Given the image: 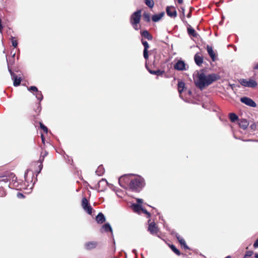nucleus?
<instances>
[{"mask_svg": "<svg viewBox=\"0 0 258 258\" xmlns=\"http://www.w3.org/2000/svg\"><path fill=\"white\" fill-rule=\"evenodd\" d=\"M253 252L252 251H248L245 254V257L250 256L253 254Z\"/></svg>", "mask_w": 258, "mask_h": 258, "instance_id": "a19ab883", "label": "nucleus"}, {"mask_svg": "<svg viewBox=\"0 0 258 258\" xmlns=\"http://www.w3.org/2000/svg\"><path fill=\"white\" fill-rule=\"evenodd\" d=\"M34 95L36 96L38 100L41 101L43 99V95L41 91L37 90Z\"/></svg>", "mask_w": 258, "mask_h": 258, "instance_id": "c85d7f7f", "label": "nucleus"}, {"mask_svg": "<svg viewBox=\"0 0 258 258\" xmlns=\"http://www.w3.org/2000/svg\"><path fill=\"white\" fill-rule=\"evenodd\" d=\"M148 230L151 234L154 235L157 233L158 231V228L155 222H152L149 223Z\"/></svg>", "mask_w": 258, "mask_h": 258, "instance_id": "9d476101", "label": "nucleus"}, {"mask_svg": "<svg viewBox=\"0 0 258 258\" xmlns=\"http://www.w3.org/2000/svg\"><path fill=\"white\" fill-rule=\"evenodd\" d=\"M137 202V204H139V205H140L141 204H142L143 202V200L141 199H137L136 200Z\"/></svg>", "mask_w": 258, "mask_h": 258, "instance_id": "c03bdc74", "label": "nucleus"}, {"mask_svg": "<svg viewBox=\"0 0 258 258\" xmlns=\"http://www.w3.org/2000/svg\"><path fill=\"white\" fill-rule=\"evenodd\" d=\"M240 101L245 105L250 107H255L256 106L255 102L251 98L247 97H241L240 98Z\"/></svg>", "mask_w": 258, "mask_h": 258, "instance_id": "6e6552de", "label": "nucleus"}, {"mask_svg": "<svg viewBox=\"0 0 258 258\" xmlns=\"http://www.w3.org/2000/svg\"><path fill=\"white\" fill-rule=\"evenodd\" d=\"M126 178H127V176H124V177H123V178H124V179H125Z\"/></svg>", "mask_w": 258, "mask_h": 258, "instance_id": "13d9d810", "label": "nucleus"}, {"mask_svg": "<svg viewBox=\"0 0 258 258\" xmlns=\"http://www.w3.org/2000/svg\"><path fill=\"white\" fill-rule=\"evenodd\" d=\"M102 229L104 232L110 231L111 233H112V228L109 223H106L103 225V226L102 227Z\"/></svg>", "mask_w": 258, "mask_h": 258, "instance_id": "393cba45", "label": "nucleus"}, {"mask_svg": "<svg viewBox=\"0 0 258 258\" xmlns=\"http://www.w3.org/2000/svg\"><path fill=\"white\" fill-rule=\"evenodd\" d=\"M104 172V169L102 165L98 166V168L96 170V173L98 176H101Z\"/></svg>", "mask_w": 258, "mask_h": 258, "instance_id": "bb28decb", "label": "nucleus"}, {"mask_svg": "<svg viewBox=\"0 0 258 258\" xmlns=\"http://www.w3.org/2000/svg\"><path fill=\"white\" fill-rule=\"evenodd\" d=\"M28 90L33 93V94L37 91L38 90V89L35 86H31L29 88H28Z\"/></svg>", "mask_w": 258, "mask_h": 258, "instance_id": "72a5a7b5", "label": "nucleus"}, {"mask_svg": "<svg viewBox=\"0 0 258 258\" xmlns=\"http://www.w3.org/2000/svg\"><path fill=\"white\" fill-rule=\"evenodd\" d=\"M185 87V84L182 81H179L178 83V91L180 95L183 92Z\"/></svg>", "mask_w": 258, "mask_h": 258, "instance_id": "b1692460", "label": "nucleus"}, {"mask_svg": "<svg viewBox=\"0 0 258 258\" xmlns=\"http://www.w3.org/2000/svg\"><path fill=\"white\" fill-rule=\"evenodd\" d=\"M253 247L256 248L258 247V238L255 240L254 243H253Z\"/></svg>", "mask_w": 258, "mask_h": 258, "instance_id": "37998d69", "label": "nucleus"}, {"mask_svg": "<svg viewBox=\"0 0 258 258\" xmlns=\"http://www.w3.org/2000/svg\"><path fill=\"white\" fill-rule=\"evenodd\" d=\"M146 69H148V70L149 71V69H148L147 66H146Z\"/></svg>", "mask_w": 258, "mask_h": 258, "instance_id": "bf43d9fd", "label": "nucleus"}, {"mask_svg": "<svg viewBox=\"0 0 258 258\" xmlns=\"http://www.w3.org/2000/svg\"><path fill=\"white\" fill-rule=\"evenodd\" d=\"M98 245V242L95 241H91L86 242L84 244V247L88 250L95 248Z\"/></svg>", "mask_w": 258, "mask_h": 258, "instance_id": "9b49d317", "label": "nucleus"}, {"mask_svg": "<svg viewBox=\"0 0 258 258\" xmlns=\"http://www.w3.org/2000/svg\"><path fill=\"white\" fill-rule=\"evenodd\" d=\"M9 179L7 177H3L0 179V182H4V183H7L9 182Z\"/></svg>", "mask_w": 258, "mask_h": 258, "instance_id": "4c0bfd02", "label": "nucleus"}, {"mask_svg": "<svg viewBox=\"0 0 258 258\" xmlns=\"http://www.w3.org/2000/svg\"><path fill=\"white\" fill-rule=\"evenodd\" d=\"M41 139H42V142L43 144H44V137L43 136V135H41Z\"/></svg>", "mask_w": 258, "mask_h": 258, "instance_id": "49530a36", "label": "nucleus"}, {"mask_svg": "<svg viewBox=\"0 0 258 258\" xmlns=\"http://www.w3.org/2000/svg\"><path fill=\"white\" fill-rule=\"evenodd\" d=\"M9 71L11 74L12 79L13 80V85L14 86L17 87L20 85L21 82V78L18 77L15 74H14L12 70L9 68Z\"/></svg>", "mask_w": 258, "mask_h": 258, "instance_id": "0eeeda50", "label": "nucleus"}, {"mask_svg": "<svg viewBox=\"0 0 258 258\" xmlns=\"http://www.w3.org/2000/svg\"><path fill=\"white\" fill-rule=\"evenodd\" d=\"M139 23H131L133 27L136 30H138L140 28V26L138 25Z\"/></svg>", "mask_w": 258, "mask_h": 258, "instance_id": "58836bf2", "label": "nucleus"}, {"mask_svg": "<svg viewBox=\"0 0 258 258\" xmlns=\"http://www.w3.org/2000/svg\"><path fill=\"white\" fill-rule=\"evenodd\" d=\"M17 178L14 177L13 178L12 181L9 184V187L12 188H15L18 187V183L16 181Z\"/></svg>", "mask_w": 258, "mask_h": 258, "instance_id": "412c9836", "label": "nucleus"}, {"mask_svg": "<svg viewBox=\"0 0 258 258\" xmlns=\"http://www.w3.org/2000/svg\"><path fill=\"white\" fill-rule=\"evenodd\" d=\"M40 126L41 129L43 130L44 132L47 133L48 132V129L46 126H45L42 123L40 122Z\"/></svg>", "mask_w": 258, "mask_h": 258, "instance_id": "e433bc0d", "label": "nucleus"}, {"mask_svg": "<svg viewBox=\"0 0 258 258\" xmlns=\"http://www.w3.org/2000/svg\"><path fill=\"white\" fill-rule=\"evenodd\" d=\"M149 72H150V73L151 74L156 75L157 76H161L164 73V71H161L160 70H156V71H152L151 70H149Z\"/></svg>", "mask_w": 258, "mask_h": 258, "instance_id": "a878e982", "label": "nucleus"}, {"mask_svg": "<svg viewBox=\"0 0 258 258\" xmlns=\"http://www.w3.org/2000/svg\"><path fill=\"white\" fill-rule=\"evenodd\" d=\"M174 69L178 71H185L187 70L186 64L182 60H178L174 65Z\"/></svg>", "mask_w": 258, "mask_h": 258, "instance_id": "1a4fd4ad", "label": "nucleus"}, {"mask_svg": "<svg viewBox=\"0 0 258 258\" xmlns=\"http://www.w3.org/2000/svg\"><path fill=\"white\" fill-rule=\"evenodd\" d=\"M225 258H231V256H229V255H228V256H226V257H225Z\"/></svg>", "mask_w": 258, "mask_h": 258, "instance_id": "864d4df0", "label": "nucleus"}, {"mask_svg": "<svg viewBox=\"0 0 258 258\" xmlns=\"http://www.w3.org/2000/svg\"><path fill=\"white\" fill-rule=\"evenodd\" d=\"M141 34L143 37H145L149 40H151L153 38L151 35L147 30L141 32Z\"/></svg>", "mask_w": 258, "mask_h": 258, "instance_id": "5701e85b", "label": "nucleus"}, {"mask_svg": "<svg viewBox=\"0 0 258 258\" xmlns=\"http://www.w3.org/2000/svg\"><path fill=\"white\" fill-rule=\"evenodd\" d=\"M141 17V10H139L132 14L130 18L131 23H139Z\"/></svg>", "mask_w": 258, "mask_h": 258, "instance_id": "39448f33", "label": "nucleus"}, {"mask_svg": "<svg viewBox=\"0 0 258 258\" xmlns=\"http://www.w3.org/2000/svg\"><path fill=\"white\" fill-rule=\"evenodd\" d=\"M11 42L12 43L13 46L14 47H16L18 45V42L17 40L15 39V38L13 36H11Z\"/></svg>", "mask_w": 258, "mask_h": 258, "instance_id": "473e14b6", "label": "nucleus"}, {"mask_svg": "<svg viewBox=\"0 0 258 258\" xmlns=\"http://www.w3.org/2000/svg\"><path fill=\"white\" fill-rule=\"evenodd\" d=\"M175 236L176 237V238L177 239L178 242H179V243L180 244L181 246L183 247V248L184 249H189V247H188V246L186 245L184 239L182 237H181L177 233H175Z\"/></svg>", "mask_w": 258, "mask_h": 258, "instance_id": "4468645a", "label": "nucleus"}, {"mask_svg": "<svg viewBox=\"0 0 258 258\" xmlns=\"http://www.w3.org/2000/svg\"><path fill=\"white\" fill-rule=\"evenodd\" d=\"M254 256L255 258H258V253H255V255H254Z\"/></svg>", "mask_w": 258, "mask_h": 258, "instance_id": "603ef678", "label": "nucleus"}, {"mask_svg": "<svg viewBox=\"0 0 258 258\" xmlns=\"http://www.w3.org/2000/svg\"><path fill=\"white\" fill-rule=\"evenodd\" d=\"M245 257H245V256H244L243 258H245Z\"/></svg>", "mask_w": 258, "mask_h": 258, "instance_id": "e2e57ef3", "label": "nucleus"}, {"mask_svg": "<svg viewBox=\"0 0 258 258\" xmlns=\"http://www.w3.org/2000/svg\"><path fill=\"white\" fill-rule=\"evenodd\" d=\"M47 154V152L45 151V154L43 155H41V156L40 157V159L39 160L40 162V164L39 165V171L37 172L38 174L41 171V170L42 169V167H43L42 162L44 160L45 156H46Z\"/></svg>", "mask_w": 258, "mask_h": 258, "instance_id": "4be33fe9", "label": "nucleus"}, {"mask_svg": "<svg viewBox=\"0 0 258 258\" xmlns=\"http://www.w3.org/2000/svg\"><path fill=\"white\" fill-rule=\"evenodd\" d=\"M187 32L189 35L196 37L198 35L195 30L191 27L187 28Z\"/></svg>", "mask_w": 258, "mask_h": 258, "instance_id": "cd10ccee", "label": "nucleus"}, {"mask_svg": "<svg viewBox=\"0 0 258 258\" xmlns=\"http://www.w3.org/2000/svg\"><path fill=\"white\" fill-rule=\"evenodd\" d=\"M239 82L244 87L254 88L257 85V82L252 78H249V79H241Z\"/></svg>", "mask_w": 258, "mask_h": 258, "instance_id": "7ed1b4c3", "label": "nucleus"}, {"mask_svg": "<svg viewBox=\"0 0 258 258\" xmlns=\"http://www.w3.org/2000/svg\"><path fill=\"white\" fill-rule=\"evenodd\" d=\"M82 206L83 209L89 215L92 214V208L89 205L88 201L86 198H83L82 200Z\"/></svg>", "mask_w": 258, "mask_h": 258, "instance_id": "423d86ee", "label": "nucleus"}, {"mask_svg": "<svg viewBox=\"0 0 258 258\" xmlns=\"http://www.w3.org/2000/svg\"><path fill=\"white\" fill-rule=\"evenodd\" d=\"M107 182L105 179H102L98 183V189L100 191H103L105 190L107 186Z\"/></svg>", "mask_w": 258, "mask_h": 258, "instance_id": "ddd939ff", "label": "nucleus"}, {"mask_svg": "<svg viewBox=\"0 0 258 258\" xmlns=\"http://www.w3.org/2000/svg\"><path fill=\"white\" fill-rule=\"evenodd\" d=\"M166 13L168 16L171 18H175L177 16L176 11L174 7H167Z\"/></svg>", "mask_w": 258, "mask_h": 258, "instance_id": "f8f14e48", "label": "nucleus"}, {"mask_svg": "<svg viewBox=\"0 0 258 258\" xmlns=\"http://www.w3.org/2000/svg\"><path fill=\"white\" fill-rule=\"evenodd\" d=\"M172 250L176 253L177 255H179L180 254V252L178 249H177L176 247L174 245H171L170 246Z\"/></svg>", "mask_w": 258, "mask_h": 258, "instance_id": "2f4dec72", "label": "nucleus"}, {"mask_svg": "<svg viewBox=\"0 0 258 258\" xmlns=\"http://www.w3.org/2000/svg\"><path fill=\"white\" fill-rule=\"evenodd\" d=\"M229 118L232 122H235L238 119V116L234 113H230L229 114Z\"/></svg>", "mask_w": 258, "mask_h": 258, "instance_id": "c756f323", "label": "nucleus"}, {"mask_svg": "<svg viewBox=\"0 0 258 258\" xmlns=\"http://www.w3.org/2000/svg\"><path fill=\"white\" fill-rule=\"evenodd\" d=\"M238 124L239 126L244 130L246 129L248 125L247 121L244 119H241L239 120Z\"/></svg>", "mask_w": 258, "mask_h": 258, "instance_id": "aec40b11", "label": "nucleus"}, {"mask_svg": "<svg viewBox=\"0 0 258 258\" xmlns=\"http://www.w3.org/2000/svg\"><path fill=\"white\" fill-rule=\"evenodd\" d=\"M144 19L146 22H149L150 21V16L148 13H144L143 15Z\"/></svg>", "mask_w": 258, "mask_h": 258, "instance_id": "f704fd0d", "label": "nucleus"}, {"mask_svg": "<svg viewBox=\"0 0 258 258\" xmlns=\"http://www.w3.org/2000/svg\"><path fill=\"white\" fill-rule=\"evenodd\" d=\"M253 69L255 70H258V63L254 66Z\"/></svg>", "mask_w": 258, "mask_h": 258, "instance_id": "de8ad7c7", "label": "nucleus"}, {"mask_svg": "<svg viewBox=\"0 0 258 258\" xmlns=\"http://www.w3.org/2000/svg\"><path fill=\"white\" fill-rule=\"evenodd\" d=\"M177 2L179 4H181L182 3V0H177Z\"/></svg>", "mask_w": 258, "mask_h": 258, "instance_id": "3c124183", "label": "nucleus"}, {"mask_svg": "<svg viewBox=\"0 0 258 258\" xmlns=\"http://www.w3.org/2000/svg\"><path fill=\"white\" fill-rule=\"evenodd\" d=\"M187 17H190L189 14H188V15Z\"/></svg>", "mask_w": 258, "mask_h": 258, "instance_id": "680f3d73", "label": "nucleus"}, {"mask_svg": "<svg viewBox=\"0 0 258 258\" xmlns=\"http://www.w3.org/2000/svg\"><path fill=\"white\" fill-rule=\"evenodd\" d=\"M40 103H39V104H38V109H39V106H40Z\"/></svg>", "mask_w": 258, "mask_h": 258, "instance_id": "4d7b16f0", "label": "nucleus"}, {"mask_svg": "<svg viewBox=\"0 0 258 258\" xmlns=\"http://www.w3.org/2000/svg\"><path fill=\"white\" fill-rule=\"evenodd\" d=\"M142 42L143 45L144 46V50H148V49L149 48V45L148 43L146 41L142 40Z\"/></svg>", "mask_w": 258, "mask_h": 258, "instance_id": "c9c22d12", "label": "nucleus"}, {"mask_svg": "<svg viewBox=\"0 0 258 258\" xmlns=\"http://www.w3.org/2000/svg\"><path fill=\"white\" fill-rule=\"evenodd\" d=\"M145 181L140 175H136L133 178L131 179L129 187L133 191H140L145 185Z\"/></svg>", "mask_w": 258, "mask_h": 258, "instance_id": "f03ea898", "label": "nucleus"}, {"mask_svg": "<svg viewBox=\"0 0 258 258\" xmlns=\"http://www.w3.org/2000/svg\"><path fill=\"white\" fill-rule=\"evenodd\" d=\"M136 250L135 249H134V250H133V252H134V253H135V252H136Z\"/></svg>", "mask_w": 258, "mask_h": 258, "instance_id": "6e6d98bb", "label": "nucleus"}, {"mask_svg": "<svg viewBox=\"0 0 258 258\" xmlns=\"http://www.w3.org/2000/svg\"><path fill=\"white\" fill-rule=\"evenodd\" d=\"M164 15V13L162 12L158 14H155L152 16V19L154 22H157L160 20Z\"/></svg>", "mask_w": 258, "mask_h": 258, "instance_id": "a211bd4d", "label": "nucleus"}, {"mask_svg": "<svg viewBox=\"0 0 258 258\" xmlns=\"http://www.w3.org/2000/svg\"><path fill=\"white\" fill-rule=\"evenodd\" d=\"M17 197L19 198H23L24 197V196L22 193H18L17 194Z\"/></svg>", "mask_w": 258, "mask_h": 258, "instance_id": "a18cd8bd", "label": "nucleus"}, {"mask_svg": "<svg viewBox=\"0 0 258 258\" xmlns=\"http://www.w3.org/2000/svg\"><path fill=\"white\" fill-rule=\"evenodd\" d=\"M194 60L196 63L199 66H201L203 62V56L197 53L195 55Z\"/></svg>", "mask_w": 258, "mask_h": 258, "instance_id": "dca6fc26", "label": "nucleus"}, {"mask_svg": "<svg viewBox=\"0 0 258 258\" xmlns=\"http://www.w3.org/2000/svg\"><path fill=\"white\" fill-rule=\"evenodd\" d=\"M146 69H148V70L149 71V69H148L147 66H146Z\"/></svg>", "mask_w": 258, "mask_h": 258, "instance_id": "052dcab7", "label": "nucleus"}, {"mask_svg": "<svg viewBox=\"0 0 258 258\" xmlns=\"http://www.w3.org/2000/svg\"><path fill=\"white\" fill-rule=\"evenodd\" d=\"M30 172H31V174L33 176V173L32 171H31V170L28 169V170H27L26 172L25 173L24 177H25V181L28 183L27 188H28L29 190H31L34 186V182L32 183L33 180L31 179L32 177L31 178H29L28 177V175H29V174Z\"/></svg>", "mask_w": 258, "mask_h": 258, "instance_id": "20e7f679", "label": "nucleus"}, {"mask_svg": "<svg viewBox=\"0 0 258 258\" xmlns=\"http://www.w3.org/2000/svg\"><path fill=\"white\" fill-rule=\"evenodd\" d=\"M145 3L150 8H152L154 7V3L153 0H145Z\"/></svg>", "mask_w": 258, "mask_h": 258, "instance_id": "7c9ffc66", "label": "nucleus"}, {"mask_svg": "<svg viewBox=\"0 0 258 258\" xmlns=\"http://www.w3.org/2000/svg\"><path fill=\"white\" fill-rule=\"evenodd\" d=\"M5 195H6V194H5V191H3L2 194H0V197H3V196H5Z\"/></svg>", "mask_w": 258, "mask_h": 258, "instance_id": "09e8293b", "label": "nucleus"}, {"mask_svg": "<svg viewBox=\"0 0 258 258\" xmlns=\"http://www.w3.org/2000/svg\"><path fill=\"white\" fill-rule=\"evenodd\" d=\"M207 50L209 55L211 57L212 60L213 61H215L216 60V56L213 49L212 47L208 45L207 46Z\"/></svg>", "mask_w": 258, "mask_h": 258, "instance_id": "2eb2a0df", "label": "nucleus"}, {"mask_svg": "<svg viewBox=\"0 0 258 258\" xmlns=\"http://www.w3.org/2000/svg\"><path fill=\"white\" fill-rule=\"evenodd\" d=\"M96 221L99 223L102 224L105 221V218L102 213H99L96 217Z\"/></svg>", "mask_w": 258, "mask_h": 258, "instance_id": "6ab92c4d", "label": "nucleus"}, {"mask_svg": "<svg viewBox=\"0 0 258 258\" xmlns=\"http://www.w3.org/2000/svg\"><path fill=\"white\" fill-rule=\"evenodd\" d=\"M131 207L134 212L138 214H140L143 210L142 206L138 204H132Z\"/></svg>", "mask_w": 258, "mask_h": 258, "instance_id": "f3484780", "label": "nucleus"}, {"mask_svg": "<svg viewBox=\"0 0 258 258\" xmlns=\"http://www.w3.org/2000/svg\"><path fill=\"white\" fill-rule=\"evenodd\" d=\"M2 29V26L1 24V20L0 19V32H1V29Z\"/></svg>", "mask_w": 258, "mask_h": 258, "instance_id": "8fccbe9b", "label": "nucleus"}, {"mask_svg": "<svg viewBox=\"0 0 258 258\" xmlns=\"http://www.w3.org/2000/svg\"><path fill=\"white\" fill-rule=\"evenodd\" d=\"M219 79L220 77L217 74H211L206 75L203 71H201L198 73L195 82L196 86L201 90H203Z\"/></svg>", "mask_w": 258, "mask_h": 258, "instance_id": "f257e3e1", "label": "nucleus"}, {"mask_svg": "<svg viewBox=\"0 0 258 258\" xmlns=\"http://www.w3.org/2000/svg\"><path fill=\"white\" fill-rule=\"evenodd\" d=\"M121 179H122V177H121V178H120L119 179V182H120V180H121Z\"/></svg>", "mask_w": 258, "mask_h": 258, "instance_id": "5fc2aeb1", "label": "nucleus"}, {"mask_svg": "<svg viewBox=\"0 0 258 258\" xmlns=\"http://www.w3.org/2000/svg\"><path fill=\"white\" fill-rule=\"evenodd\" d=\"M143 55L144 58L147 59L148 58V50H144Z\"/></svg>", "mask_w": 258, "mask_h": 258, "instance_id": "ea45409f", "label": "nucleus"}, {"mask_svg": "<svg viewBox=\"0 0 258 258\" xmlns=\"http://www.w3.org/2000/svg\"><path fill=\"white\" fill-rule=\"evenodd\" d=\"M142 212L147 215L148 217H150V213H149L146 210L143 208V210H142Z\"/></svg>", "mask_w": 258, "mask_h": 258, "instance_id": "79ce46f5", "label": "nucleus"}]
</instances>
